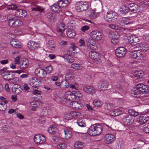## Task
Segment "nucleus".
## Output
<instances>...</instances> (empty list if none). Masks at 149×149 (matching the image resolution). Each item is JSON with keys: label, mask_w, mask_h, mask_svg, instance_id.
I'll return each mask as SVG.
<instances>
[{"label": "nucleus", "mask_w": 149, "mask_h": 149, "mask_svg": "<svg viewBox=\"0 0 149 149\" xmlns=\"http://www.w3.org/2000/svg\"><path fill=\"white\" fill-rule=\"evenodd\" d=\"M131 93L134 97H139L141 94H149V87L142 84H139L132 90Z\"/></svg>", "instance_id": "f257e3e1"}, {"label": "nucleus", "mask_w": 149, "mask_h": 149, "mask_svg": "<svg viewBox=\"0 0 149 149\" xmlns=\"http://www.w3.org/2000/svg\"><path fill=\"white\" fill-rule=\"evenodd\" d=\"M102 127L99 124H94L92 125L89 128L88 131V133L92 136H95L100 134L102 131Z\"/></svg>", "instance_id": "f03ea898"}, {"label": "nucleus", "mask_w": 149, "mask_h": 149, "mask_svg": "<svg viewBox=\"0 0 149 149\" xmlns=\"http://www.w3.org/2000/svg\"><path fill=\"white\" fill-rule=\"evenodd\" d=\"M104 18L106 21L109 22H113L116 20L118 18L117 14L115 12L109 11L104 15Z\"/></svg>", "instance_id": "7ed1b4c3"}, {"label": "nucleus", "mask_w": 149, "mask_h": 149, "mask_svg": "<svg viewBox=\"0 0 149 149\" xmlns=\"http://www.w3.org/2000/svg\"><path fill=\"white\" fill-rule=\"evenodd\" d=\"M89 7L88 2L85 1H81L77 3L76 6L77 10L78 12L86 11Z\"/></svg>", "instance_id": "20e7f679"}, {"label": "nucleus", "mask_w": 149, "mask_h": 149, "mask_svg": "<svg viewBox=\"0 0 149 149\" xmlns=\"http://www.w3.org/2000/svg\"><path fill=\"white\" fill-rule=\"evenodd\" d=\"M33 139L35 143L37 145L43 144L46 141L45 136L41 134H36Z\"/></svg>", "instance_id": "39448f33"}, {"label": "nucleus", "mask_w": 149, "mask_h": 149, "mask_svg": "<svg viewBox=\"0 0 149 149\" xmlns=\"http://www.w3.org/2000/svg\"><path fill=\"white\" fill-rule=\"evenodd\" d=\"M128 40L129 43L132 46L136 45L137 47L139 45L138 42L139 41V39L138 37L132 34L129 36Z\"/></svg>", "instance_id": "423d86ee"}, {"label": "nucleus", "mask_w": 149, "mask_h": 149, "mask_svg": "<svg viewBox=\"0 0 149 149\" xmlns=\"http://www.w3.org/2000/svg\"><path fill=\"white\" fill-rule=\"evenodd\" d=\"M35 73L38 77L41 78L45 77L47 74L45 70L40 68H37L35 70Z\"/></svg>", "instance_id": "0eeeda50"}, {"label": "nucleus", "mask_w": 149, "mask_h": 149, "mask_svg": "<svg viewBox=\"0 0 149 149\" xmlns=\"http://www.w3.org/2000/svg\"><path fill=\"white\" fill-rule=\"evenodd\" d=\"M91 36L93 39L97 41L100 40L102 38L101 33L97 30L92 31L91 33Z\"/></svg>", "instance_id": "6e6552de"}, {"label": "nucleus", "mask_w": 149, "mask_h": 149, "mask_svg": "<svg viewBox=\"0 0 149 149\" xmlns=\"http://www.w3.org/2000/svg\"><path fill=\"white\" fill-rule=\"evenodd\" d=\"M126 53L125 49L123 47H119L117 48L115 52L116 56L119 57H122L124 56Z\"/></svg>", "instance_id": "1a4fd4ad"}, {"label": "nucleus", "mask_w": 149, "mask_h": 149, "mask_svg": "<svg viewBox=\"0 0 149 149\" xmlns=\"http://www.w3.org/2000/svg\"><path fill=\"white\" fill-rule=\"evenodd\" d=\"M28 47L31 49L34 50L40 47V44L38 42H35L30 40L27 43Z\"/></svg>", "instance_id": "9d476101"}, {"label": "nucleus", "mask_w": 149, "mask_h": 149, "mask_svg": "<svg viewBox=\"0 0 149 149\" xmlns=\"http://www.w3.org/2000/svg\"><path fill=\"white\" fill-rule=\"evenodd\" d=\"M122 119L123 122L127 125H130L134 121L132 117L130 115L126 114L123 117Z\"/></svg>", "instance_id": "9b49d317"}, {"label": "nucleus", "mask_w": 149, "mask_h": 149, "mask_svg": "<svg viewBox=\"0 0 149 149\" xmlns=\"http://www.w3.org/2000/svg\"><path fill=\"white\" fill-rule=\"evenodd\" d=\"M98 88L102 90H105L108 86V83L106 81H100L97 85Z\"/></svg>", "instance_id": "f8f14e48"}, {"label": "nucleus", "mask_w": 149, "mask_h": 149, "mask_svg": "<svg viewBox=\"0 0 149 149\" xmlns=\"http://www.w3.org/2000/svg\"><path fill=\"white\" fill-rule=\"evenodd\" d=\"M15 75L13 74L12 71H7L3 75V78L6 80H12V81L15 79Z\"/></svg>", "instance_id": "ddd939ff"}, {"label": "nucleus", "mask_w": 149, "mask_h": 149, "mask_svg": "<svg viewBox=\"0 0 149 149\" xmlns=\"http://www.w3.org/2000/svg\"><path fill=\"white\" fill-rule=\"evenodd\" d=\"M41 82L40 79L37 78L33 77L32 78L30 83V85L34 88H36L40 86Z\"/></svg>", "instance_id": "4468645a"}, {"label": "nucleus", "mask_w": 149, "mask_h": 149, "mask_svg": "<svg viewBox=\"0 0 149 149\" xmlns=\"http://www.w3.org/2000/svg\"><path fill=\"white\" fill-rule=\"evenodd\" d=\"M89 55L90 57L92 59L97 61H99L100 60V56L98 53L94 51H90Z\"/></svg>", "instance_id": "2eb2a0df"}, {"label": "nucleus", "mask_w": 149, "mask_h": 149, "mask_svg": "<svg viewBox=\"0 0 149 149\" xmlns=\"http://www.w3.org/2000/svg\"><path fill=\"white\" fill-rule=\"evenodd\" d=\"M131 57L136 59H139L142 56L141 52L139 50L132 51L130 54Z\"/></svg>", "instance_id": "dca6fc26"}, {"label": "nucleus", "mask_w": 149, "mask_h": 149, "mask_svg": "<svg viewBox=\"0 0 149 149\" xmlns=\"http://www.w3.org/2000/svg\"><path fill=\"white\" fill-rule=\"evenodd\" d=\"M27 15V13L25 10L20 9H17L15 13L16 17L21 18L24 17Z\"/></svg>", "instance_id": "f3484780"}, {"label": "nucleus", "mask_w": 149, "mask_h": 149, "mask_svg": "<svg viewBox=\"0 0 149 149\" xmlns=\"http://www.w3.org/2000/svg\"><path fill=\"white\" fill-rule=\"evenodd\" d=\"M116 139V138L112 134H107L106 135L105 137V140L106 142L109 144L113 142Z\"/></svg>", "instance_id": "a211bd4d"}, {"label": "nucleus", "mask_w": 149, "mask_h": 149, "mask_svg": "<svg viewBox=\"0 0 149 149\" xmlns=\"http://www.w3.org/2000/svg\"><path fill=\"white\" fill-rule=\"evenodd\" d=\"M149 120V116L146 115H141L137 119V121L140 125H143Z\"/></svg>", "instance_id": "6ab92c4d"}, {"label": "nucleus", "mask_w": 149, "mask_h": 149, "mask_svg": "<svg viewBox=\"0 0 149 149\" xmlns=\"http://www.w3.org/2000/svg\"><path fill=\"white\" fill-rule=\"evenodd\" d=\"M139 7L134 3H132L128 4V8L129 10L136 13L138 11Z\"/></svg>", "instance_id": "aec40b11"}, {"label": "nucleus", "mask_w": 149, "mask_h": 149, "mask_svg": "<svg viewBox=\"0 0 149 149\" xmlns=\"http://www.w3.org/2000/svg\"><path fill=\"white\" fill-rule=\"evenodd\" d=\"M81 103L77 101H72L70 103L71 107L73 109L79 110L82 108Z\"/></svg>", "instance_id": "412c9836"}, {"label": "nucleus", "mask_w": 149, "mask_h": 149, "mask_svg": "<svg viewBox=\"0 0 149 149\" xmlns=\"http://www.w3.org/2000/svg\"><path fill=\"white\" fill-rule=\"evenodd\" d=\"M22 90V89L21 87L17 84L14 85L12 88V91L13 92L17 95L19 94Z\"/></svg>", "instance_id": "4be33fe9"}, {"label": "nucleus", "mask_w": 149, "mask_h": 149, "mask_svg": "<svg viewBox=\"0 0 149 149\" xmlns=\"http://www.w3.org/2000/svg\"><path fill=\"white\" fill-rule=\"evenodd\" d=\"M65 98L70 101L72 100L75 99V96L74 95V91L72 92L68 91L65 93Z\"/></svg>", "instance_id": "5701e85b"}, {"label": "nucleus", "mask_w": 149, "mask_h": 149, "mask_svg": "<svg viewBox=\"0 0 149 149\" xmlns=\"http://www.w3.org/2000/svg\"><path fill=\"white\" fill-rule=\"evenodd\" d=\"M50 9L52 11L55 13H58L62 11V9L59 5L55 4L50 6Z\"/></svg>", "instance_id": "b1692460"}, {"label": "nucleus", "mask_w": 149, "mask_h": 149, "mask_svg": "<svg viewBox=\"0 0 149 149\" xmlns=\"http://www.w3.org/2000/svg\"><path fill=\"white\" fill-rule=\"evenodd\" d=\"M70 4L68 0H60L58 2V4L61 7L63 8H65Z\"/></svg>", "instance_id": "393cba45"}, {"label": "nucleus", "mask_w": 149, "mask_h": 149, "mask_svg": "<svg viewBox=\"0 0 149 149\" xmlns=\"http://www.w3.org/2000/svg\"><path fill=\"white\" fill-rule=\"evenodd\" d=\"M139 50L146 52L149 49V45L146 43H141L138 45Z\"/></svg>", "instance_id": "a878e982"}, {"label": "nucleus", "mask_w": 149, "mask_h": 149, "mask_svg": "<svg viewBox=\"0 0 149 149\" xmlns=\"http://www.w3.org/2000/svg\"><path fill=\"white\" fill-rule=\"evenodd\" d=\"M129 20H130L128 18L123 17L119 19L118 22L120 25L124 26L129 23Z\"/></svg>", "instance_id": "bb28decb"}, {"label": "nucleus", "mask_w": 149, "mask_h": 149, "mask_svg": "<svg viewBox=\"0 0 149 149\" xmlns=\"http://www.w3.org/2000/svg\"><path fill=\"white\" fill-rule=\"evenodd\" d=\"M28 64V60L26 58H24L20 61L19 65L20 68H24L27 67Z\"/></svg>", "instance_id": "cd10ccee"}, {"label": "nucleus", "mask_w": 149, "mask_h": 149, "mask_svg": "<svg viewBox=\"0 0 149 149\" xmlns=\"http://www.w3.org/2000/svg\"><path fill=\"white\" fill-rule=\"evenodd\" d=\"M83 91L88 93H93L95 92L94 88L91 86H86L83 87Z\"/></svg>", "instance_id": "c85d7f7f"}, {"label": "nucleus", "mask_w": 149, "mask_h": 149, "mask_svg": "<svg viewBox=\"0 0 149 149\" xmlns=\"http://www.w3.org/2000/svg\"><path fill=\"white\" fill-rule=\"evenodd\" d=\"M17 40L12 39L10 41V43L12 46L15 48H20L22 47L21 44L18 41H17Z\"/></svg>", "instance_id": "c756f323"}, {"label": "nucleus", "mask_w": 149, "mask_h": 149, "mask_svg": "<svg viewBox=\"0 0 149 149\" xmlns=\"http://www.w3.org/2000/svg\"><path fill=\"white\" fill-rule=\"evenodd\" d=\"M122 113L121 111L118 109L111 110L110 111V114L113 116H116L120 115Z\"/></svg>", "instance_id": "7c9ffc66"}, {"label": "nucleus", "mask_w": 149, "mask_h": 149, "mask_svg": "<svg viewBox=\"0 0 149 149\" xmlns=\"http://www.w3.org/2000/svg\"><path fill=\"white\" fill-rule=\"evenodd\" d=\"M66 33L68 36L69 38H73L76 35V33L74 30L71 29H68L67 30Z\"/></svg>", "instance_id": "2f4dec72"}, {"label": "nucleus", "mask_w": 149, "mask_h": 149, "mask_svg": "<svg viewBox=\"0 0 149 149\" xmlns=\"http://www.w3.org/2000/svg\"><path fill=\"white\" fill-rule=\"evenodd\" d=\"M65 139H68L70 138L72 136V133L71 131L68 129H65L64 130Z\"/></svg>", "instance_id": "473e14b6"}, {"label": "nucleus", "mask_w": 149, "mask_h": 149, "mask_svg": "<svg viewBox=\"0 0 149 149\" xmlns=\"http://www.w3.org/2000/svg\"><path fill=\"white\" fill-rule=\"evenodd\" d=\"M143 75L144 73L141 70L135 72L134 74V77H136L137 78H142Z\"/></svg>", "instance_id": "72a5a7b5"}, {"label": "nucleus", "mask_w": 149, "mask_h": 149, "mask_svg": "<svg viewBox=\"0 0 149 149\" xmlns=\"http://www.w3.org/2000/svg\"><path fill=\"white\" fill-rule=\"evenodd\" d=\"M57 131V128L55 125L51 126L48 129L49 133L52 134H55Z\"/></svg>", "instance_id": "f704fd0d"}, {"label": "nucleus", "mask_w": 149, "mask_h": 149, "mask_svg": "<svg viewBox=\"0 0 149 149\" xmlns=\"http://www.w3.org/2000/svg\"><path fill=\"white\" fill-rule=\"evenodd\" d=\"M129 9L124 6H123L120 8V13L122 15H125L129 11Z\"/></svg>", "instance_id": "c9c22d12"}, {"label": "nucleus", "mask_w": 149, "mask_h": 149, "mask_svg": "<svg viewBox=\"0 0 149 149\" xmlns=\"http://www.w3.org/2000/svg\"><path fill=\"white\" fill-rule=\"evenodd\" d=\"M46 45L47 47L50 49L52 50L55 48V45L54 41L52 40L49 41Z\"/></svg>", "instance_id": "e433bc0d"}, {"label": "nucleus", "mask_w": 149, "mask_h": 149, "mask_svg": "<svg viewBox=\"0 0 149 149\" xmlns=\"http://www.w3.org/2000/svg\"><path fill=\"white\" fill-rule=\"evenodd\" d=\"M86 42L88 45H89L90 47H92L96 45V42L90 38H88L86 40Z\"/></svg>", "instance_id": "4c0bfd02"}, {"label": "nucleus", "mask_w": 149, "mask_h": 149, "mask_svg": "<svg viewBox=\"0 0 149 149\" xmlns=\"http://www.w3.org/2000/svg\"><path fill=\"white\" fill-rule=\"evenodd\" d=\"M11 15L10 14H7L6 15V16L7 17V19H8V23L9 26L14 27V19H10V18H8V16Z\"/></svg>", "instance_id": "58836bf2"}, {"label": "nucleus", "mask_w": 149, "mask_h": 149, "mask_svg": "<svg viewBox=\"0 0 149 149\" xmlns=\"http://www.w3.org/2000/svg\"><path fill=\"white\" fill-rule=\"evenodd\" d=\"M90 4L93 6H101V2L99 0H91Z\"/></svg>", "instance_id": "ea45409f"}, {"label": "nucleus", "mask_w": 149, "mask_h": 149, "mask_svg": "<svg viewBox=\"0 0 149 149\" xmlns=\"http://www.w3.org/2000/svg\"><path fill=\"white\" fill-rule=\"evenodd\" d=\"M51 109L49 107H45L43 108V112L44 116H47L51 113Z\"/></svg>", "instance_id": "a19ab883"}, {"label": "nucleus", "mask_w": 149, "mask_h": 149, "mask_svg": "<svg viewBox=\"0 0 149 149\" xmlns=\"http://www.w3.org/2000/svg\"><path fill=\"white\" fill-rule=\"evenodd\" d=\"M84 146L83 143L79 141L76 142L74 144V147L77 149H81L84 147Z\"/></svg>", "instance_id": "79ce46f5"}, {"label": "nucleus", "mask_w": 149, "mask_h": 149, "mask_svg": "<svg viewBox=\"0 0 149 149\" xmlns=\"http://www.w3.org/2000/svg\"><path fill=\"white\" fill-rule=\"evenodd\" d=\"M14 27H18L23 24L22 22L19 19H14Z\"/></svg>", "instance_id": "37998d69"}, {"label": "nucleus", "mask_w": 149, "mask_h": 149, "mask_svg": "<svg viewBox=\"0 0 149 149\" xmlns=\"http://www.w3.org/2000/svg\"><path fill=\"white\" fill-rule=\"evenodd\" d=\"M61 86L63 88H68L69 86V82L65 80H63L61 83Z\"/></svg>", "instance_id": "c03bdc74"}, {"label": "nucleus", "mask_w": 149, "mask_h": 149, "mask_svg": "<svg viewBox=\"0 0 149 149\" xmlns=\"http://www.w3.org/2000/svg\"><path fill=\"white\" fill-rule=\"evenodd\" d=\"M89 12L90 13L89 14L90 16L92 19L95 18L97 17V15L96 13H100V12H95L93 10H91L89 11Z\"/></svg>", "instance_id": "a18cd8bd"}, {"label": "nucleus", "mask_w": 149, "mask_h": 149, "mask_svg": "<svg viewBox=\"0 0 149 149\" xmlns=\"http://www.w3.org/2000/svg\"><path fill=\"white\" fill-rule=\"evenodd\" d=\"M113 107V105L110 103H106L104 105V109L107 110H111Z\"/></svg>", "instance_id": "49530a36"}, {"label": "nucleus", "mask_w": 149, "mask_h": 149, "mask_svg": "<svg viewBox=\"0 0 149 149\" xmlns=\"http://www.w3.org/2000/svg\"><path fill=\"white\" fill-rule=\"evenodd\" d=\"M93 103L94 105L97 107H99L102 105L101 102L97 99L94 100Z\"/></svg>", "instance_id": "de8ad7c7"}, {"label": "nucleus", "mask_w": 149, "mask_h": 149, "mask_svg": "<svg viewBox=\"0 0 149 149\" xmlns=\"http://www.w3.org/2000/svg\"><path fill=\"white\" fill-rule=\"evenodd\" d=\"M65 26L64 24L63 23H61L59 25L58 28L57 29L58 31L62 32L65 29Z\"/></svg>", "instance_id": "09e8293b"}, {"label": "nucleus", "mask_w": 149, "mask_h": 149, "mask_svg": "<svg viewBox=\"0 0 149 149\" xmlns=\"http://www.w3.org/2000/svg\"><path fill=\"white\" fill-rule=\"evenodd\" d=\"M64 118L66 120H69L72 119L73 118L72 111L70 112L65 114L64 116Z\"/></svg>", "instance_id": "8fccbe9b"}, {"label": "nucleus", "mask_w": 149, "mask_h": 149, "mask_svg": "<svg viewBox=\"0 0 149 149\" xmlns=\"http://www.w3.org/2000/svg\"><path fill=\"white\" fill-rule=\"evenodd\" d=\"M31 9L32 10L34 11H38L42 12L43 10V9L40 6H36L34 7H32Z\"/></svg>", "instance_id": "3c124183"}, {"label": "nucleus", "mask_w": 149, "mask_h": 149, "mask_svg": "<svg viewBox=\"0 0 149 149\" xmlns=\"http://www.w3.org/2000/svg\"><path fill=\"white\" fill-rule=\"evenodd\" d=\"M73 91L74 95L75 96V99L77 98V97L79 98L83 96L82 94L81 93L80 91Z\"/></svg>", "instance_id": "603ef678"}, {"label": "nucleus", "mask_w": 149, "mask_h": 149, "mask_svg": "<svg viewBox=\"0 0 149 149\" xmlns=\"http://www.w3.org/2000/svg\"><path fill=\"white\" fill-rule=\"evenodd\" d=\"M80 66L79 64L76 63H72L71 65V67L72 68L78 70L81 69Z\"/></svg>", "instance_id": "864d4df0"}, {"label": "nucleus", "mask_w": 149, "mask_h": 149, "mask_svg": "<svg viewBox=\"0 0 149 149\" xmlns=\"http://www.w3.org/2000/svg\"><path fill=\"white\" fill-rule=\"evenodd\" d=\"M64 58L67 59L69 62L73 63L74 61V59L73 57L69 55L65 56Z\"/></svg>", "instance_id": "5fc2aeb1"}, {"label": "nucleus", "mask_w": 149, "mask_h": 149, "mask_svg": "<svg viewBox=\"0 0 149 149\" xmlns=\"http://www.w3.org/2000/svg\"><path fill=\"white\" fill-rule=\"evenodd\" d=\"M77 123L79 126L81 127H85L86 125L85 123L82 119H79L78 120Z\"/></svg>", "instance_id": "6e6d98bb"}, {"label": "nucleus", "mask_w": 149, "mask_h": 149, "mask_svg": "<svg viewBox=\"0 0 149 149\" xmlns=\"http://www.w3.org/2000/svg\"><path fill=\"white\" fill-rule=\"evenodd\" d=\"M7 8L9 10H16L17 8V6L14 4H11L8 5L7 6Z\"/></svg>", "instance_id": "4d7b16f0"}, {"label": "nucleus", "mask_w": 149, "mask_h": 149, "mask_svg": "<svg viewBox=\"0 0 149 149\" xmlns=\"http://www.w3.org/2000/svg\"><path fill=\"white\" fill-rule=\"evenodd\" d=\"M11 130V128L8 125H4L3 126L2 130H3V132H8L9 131Z\"/></svg>", "instance_id": "13d9d810"}, {"label": "nucleus", "mask_w": 149, "mask_h": 149, "mask_svg": "<svg viewBox=\"0 0 149 149\" xmlns=\"http://www.w3.org/2000/svg\"><path fill=\"white\" fill-rule=\"evenodd\" d=\"M103 131H109L111 130L112 128L110 126L104 124L103 125Z\"/></svg>", "instance_id": "bf43d9fd"}, {"label": "nucleus", "mask_w": 149, "mask_h": 149, "mask_svg": "<svg viewBox=\"0 0 149 149\" xmlns=\"http://www.w3.org/2000/svg\"><path fill=\"white\" fill-rule=\"evenodd\" d=\"M46 17L49 19H52L53 18V13H47L45 15Z\"/></svg>", "instance_id": "052dcab7"}, {"label": "nucleus", "mask_w": 149, "mask_h": 149, "mask_svg": "<svg viewBox=\"0 0 149 149\" xmlns=\"http://www.w3.org/2000/svg\"><path fill=\"white\" fill-rule=\"evenodd\" d=\"M116 87L117 89L120 92H123V88L122 85L120 84L119 83H118L116 85Z\"/></svg>", "instance_id": "680f3d73"}, {"label": "nucleus", "mask_w": 149, "mask_h": 149, "mask_svg": "<svg viewBox=\"0 0 149 149\" xmlns=\"http://www.w3.org/2000/svg\"><path fill=\"white\" fill-rule=\"evenodd\" d=\"M72 114L73 118H76L80 115V113L79 112L76 111H72Z\"/></svg>", "instance_id": "e2e57ef3"}, {"label": "nucleus", "mask_w": 149, "mask_h": 149, "mask_svg": "<svg viewBox=\"0 0 149 149\" xmlns=\"http://www.w3.org/2000/svg\"><path fill=\"white\" fill-rule=\"evenodd\" d=\"M6 108L5 104L0 103V111H3L5 110Z\"/></svg>", "instance_id": "0e129e2a"}, {"label": "nucleus", "mask_w": 149, "mask_h": 149, "mask_svg": "<svg viewBox=\"0 0 149 149\" xmlns=\"http://www.w3.org/2000/svg\"><path fill=\"white\" fill-rule=\"evenodd\" d=\"M46 71L47 73H51L53 70L52 66L50 65L46 67Z\"/></svg>", "instance_id": "69168bd1"}, {"label": "nucleus", "mask_w": 149, "mask_h": 149, "mask_svg": "<svg viewBox=\"0 0 149 149\" xmlns=\"http://www.w3.org/2000/svg\"><path fill=\"white\" fill-rule=\"evenodd\" d=\"M143 130L146 133H149V124L145 125V127L143 129Z\"/></svg>", "instance_id": "338daca9"}, {"label": "nucleus", "mask_w": 149, "mask_h": 149, "mask_svg": "<svg viewBox=\"0 0 149 149\" xmlns=\"http://www.w3.org/2000/svg\"><path fill=\"white\" fill-rule=\"evenodd\" d=\"M90 28L88 26H84L81 27V29L83 32H85L88 30Z\"/></svg>", "instance_id": "774afa93"}]
</instances>
